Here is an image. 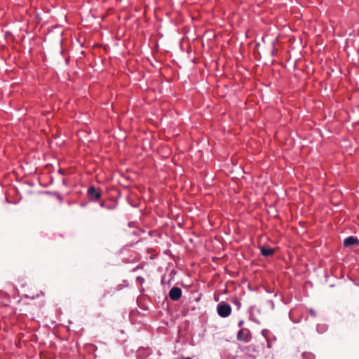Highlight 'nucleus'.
I'll use <instances>...</instances> for the list:
<instances>
[{
    "instance_id": "nucleus-5",
    "label": "nucleus",
    "mask_w": 359,
    "mask_h": 359,
    "mask_svg": "<svg viewBox=\"0 0 359 359\" xmlns=\"http://www.w3.org/2000/svg\"><path fill=\"white\" fill-rule=\"evenodd\" d=\"M359 244V240L354 236H348L344 241V245L345 247H350L353 245H358Z\"/></svg>"
},
{
    "instance_id": "nucleus-8",
    "label": "nucleus",
    "mask_w": 359,
    "mask_h": 359,
    "mask_svg": "<svg viewBox=\"0 0 359 359\" xmlns=\"http://www.w3.org/2000/svg\"><path fill=\"white\" fill-rule=\"evenodd\" d=\"M269 334V330L267 329H263L262 330V336L268 341V335Z\"/></svg>"
},
{
    "instance_id": "nucleus-7",
    "label": "nucleus",
    "mask_w": 359,
    "mask_h": 359,
    "mask_svg": "<svg viewBox=\"0 0 359 359\" xmlns=\"http://www.w3.org/2000/svg\"><path fill=\"white\" fill-rule=\"evenodd\" d=\"M303 359H316V355L311 352H304L302 353Z\"/></svg>"
},
{
    "instance_id": "nucleus-3",
    "label": "nucleus",
    "mask_w": 359,
    "mask_h": 359,
    "mask_svg": "<svg viewBox=\"0 0 359 359\" xmlns=\"http://www.w3.org/2000/svg\"><path fill=\"white\" fill-rule=\"evenodd\" d=\"M88 196L91 201H96L101 198V192L97 191L94 186H91L88 189Z\"/></svg>"
},
{
    "instance_id": "nucleus-1",
    "label": "nucleus",
    "mask_w": 359,
    "mask_h": 359,
    "mask_svg": "<svg viewBox=\"0 0 359 359\" xmlns=\"http://www.w3.org/2000/svg\"><path fill=\"white\" fill-rule=\"evenodd\" d=\"M231 306L225 301L220 302L217 306V312L221 318H227L231 313Z\"/></svg>"
},
{
    "instance_id": "nucleus-9",
    "label": "nucleus",
    "mask_w": 359,
    "mask_h": 359,
    "mask_svg": "<svg viewBox=\"0 0 359 359\" xmlns=\"http://www.w3.org/2000/svg\"><path fill=\"white\" fill-rule=\"evenodd\" d=\"M231 302L233 304H234L235 305H236L238 308H240L241 306V302L238 299H232Z\"/></svg>"
},
{
    "instance_id": "nucleus-11",
    "label": "nucleus",
    "mask_w": 359,
    "mask_h": 359,
    "mask_svg": "<svg viewBox=\"0 0 359 359\" xmlns=\"http://www.w3.org/2000/svg\"><path fill=\"white\" fill-rule=\"evenodd\" d=\"M309 313H310L311 316H313V317H316V312L313 309H309Z\"/></svg>"
},
{
    "instance_id": "nucleus-13",
    "label": "nucleus",
    "mask_w": 359,
    "mask_h": 359,
    "mask_svg": "<svg viewBox=\"0 0 359 359\" xmlns=\"http://www.w3.org/2000/svg\"><path fill=\"white\" fill-rule=\"evenodd\" d=\"M180 359H192V358H190V357H184V356H181V357L180 358Z\"/></svg>"
},
{
    "instance_id": "nucleus-12",
    "label": "nucleus",
    "mask_w": 359,
    "mask_h": 359,
    "mask_svg": "<svg viewBox=\"0 0 359 359\" xmlns=\"http://www.w3.org/2000/svg\"><path fill=\"white\" fill-rule=\"evenodd\" d=\"M243 324H244V320H241L238 322V326L241 327H242V326H243Z\"/></svg>"
},
{
    "instance_id": "nucleus-2",
    "label": "nucleus",
    "mask_w": 359,
    "mask_h": 359,
    "mask_svg": "<svg viewBox=\"0 0 359 359\" xmlns=\"http://www.w3.org/2000/svg\"><path fill=\"white\" fill-rule=\"evenodd\" d=\"M252 339L251 332L248 328L241 329L237 334V339L245 343L249 342Z\"/></svg>"
},
{
    "instance_id": "nucleus-10",
    "label": "nucleus",
    "mask_w": 359,
    "mask_h": 359,
    "mask_svg": "<svg viewBox=\"0 0 359 359\" xmlns=\"http://www.w3.org/2000/svg\"><path fill=\"white\" fill-rule=\"evenodd\" d=\"M100 205L102 208H107V209H109V210L112 209V208H114V207H112V206H108V205H105L104 202H100Z\"/></svg>"
},
{
    "instance_id": "nucleus-14",
    "label": "nucleus",
    "mask_w": 359,
    "mask_h": 359,
    "mask_svg": "<svg viewBox=\"0 0 359 359\" xmlns=\"http://www.w3.org/2000/svg\"><path fill=\"white\" fill-rule=\"evenodd\" d=\"M319 328H320V325H317V330L318 332H320Z\"/></svg>"
},
{
    "instance_id": "nucleus-4",
    "label": "nucleus",
    "mask_w": 359,
    "mask_h": 359,
    "mask_svg": "<svg viewBox=\"0 0 359 359\" xmlns=\"http://www.w3.org/2000/svg\"><path fill=\"white\" fill-rule=\"evenodd\" d=\"M182 290L179 287H173L169 292V297L173 301H178L182 297Z\"/></svg>"
},
{
    "instance_id": "nucleus-6",
    "label": "nucleus",
    "mask_w": 359,
    "mask_h": 359,
    "mask_svg": "<svg viewBox=\"0 0 359 359\" xmlns=\"http://www.w3.org/2000/svg\"><path fill=\"white\" fill-rule=\"evenodd\" d=\"M260 250L261 255L264 257L272 255L274 253V249L272 248L262 247Z\"/></svg>"
}]
</instances>
